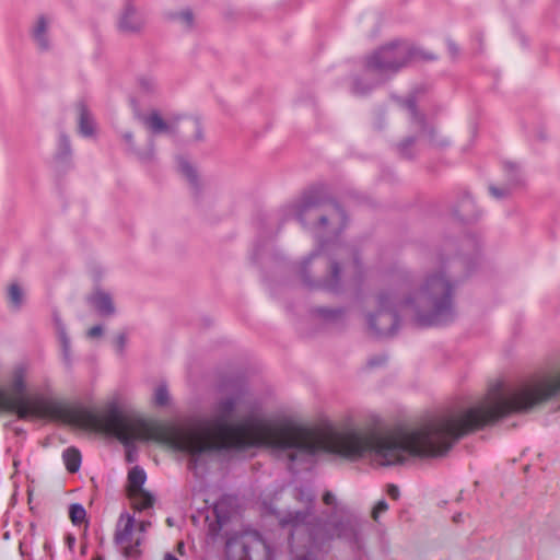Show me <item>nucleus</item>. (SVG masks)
I'll list each match as a JSON object with an SVG mask.
<instances>
[{
	"mask_svg": "<svg viewBox=\"0 0 560 560\" xmlns=\"http://www.w3.org/2000/svg\"><path fill=\"white\" fill-rule=\"evenodd\" d=\"M178 164V171L180 174L188 180L190 187L196 191L199 192L201 190V182L199 178V174L194 166L192 163H190L189 160L186 158L179 156L177 159Z\"/></svg>",
	"mask_w": 560,
	"mask_h": 560,
	"instance_id": "obj_19",
	"label": "nucleus"
},
{
	"mask_svg": "<svg viewBox=\"0 0 560 560\" xmlns=\"http://www.w3.org/2000/svg\"><path fill=\"white\" fill-rule=\"evenodd\" d=\"M145 19L130 2L126 3L117 16V30L124 35H140L145 28Z\"/></svg>",
	"mask_w": 560,
	"mask_h": 560,
	"instance_id": "obj_9",
	"label": "nucleus"
},
{
	"mask_svg": "<svg viewBox=\"0 0 560 560\" xmlns=\"http://www.w3.org/2000/svg\"><path fill=\"white\" fill-rule=\"evenodd\" d=\"M71 155V143L70 139L66 133H60L58 138V150L56 158L60 161L69 159Z\"/></svg>",
	"mask_w": 560,
	"mask_h": 560,
	"instance_id": "obj_27",
	"label": "nucleus"
},
{
	"mask_svg": "<svg viewBox=\"0 0 560 560\" xmlns=\"http://www.w3.org/2000/svg\"><path fill=\"white\" fill-rule=\"evenodd\" d=\"M506 171L508 179L505 183L489 186L490 195L499 200L509 198L512 195L513 189L522 184V176L517 165L510 164L508 165Z\"/></svg>",
	"mask_w": 560,
	"mask_h": 560,
	"instance_id": "obj_13",
	"label": "nucleus"
},
{
	"mask_svg": "<svg viewBox=\"0 0 560 560\" xmlns=\"http://www.w3.org/2000/svg\"><path fill=\"white\" fill-rule=\"evenodd\" d=\"M164 560H178L175 556L171 555V553H166Z\"/></svg>",
	"mask_w": 560,
	"mask_h": 560,
	"instance_id": "obj_41",
	"label": "nucleus"
},
{
	"mask_svg": "<svg viewBox=\"0 0 560 560\" xmlns=\"http://www.w3.org/2000/svg\"><path fill=\"white\" fill-rule=\"evenodd\" d=\"M168 18L178 22L184 28L190 30L195 26V15L190 9L171 12Z\"/></svg>",
	"mask_w": 560,
	"mask_h": 560,
	"instance_id": "obj_21",
	"label": "nucleus"
},
{
	"mask_svg": "<svg viewBox=\"0 0 560 560\" xmlns=\"http://www.w3.org/2000/svg\"><path fill=\"white\" fill-rule=\"evenodd\" d=\"M88 301L101 316L109 317L116 313L112 295L101 289H95Z\"/></svg>",
	"mask_w": 560,
	"mask_h": 560,
	"instance_id": "obj_15",
	"label": "nucleus"
},
{
	"mask_svg": "<svg viewBox=\"0 0 560 560\" xmlns=\"http://www.w3.org/2000/svg\"><path fill=\"white\" fill-rule=\"evenodd\" d=\"M8 300L12 308L20 310L24 301V292L16 282L8 287Z\"/></svg>",
	"mask_w": 560,
	"mask_h": 560,
	"instance_id": "obj_23",
	"label": "nucleus"
},
{
	"mask_svg": "<svg viewBox=\"0 0 560 560\" xmlns=\"http://www.w3.org/2000/svg\"><path fill=\"white\" fill-rule=\"evenodd\" d=\"M468 206L474 207V201H472V199L470 198V196H466V197L462 200V202H460V205H459V209H458V211H463V210H464V208H466V207H468Z\"/></svg>",
	"mask_w": 560,
	"mask_h": 560,
	"instance_id": "obj_39",
	"label": "nucleus"
},
{
	"mask_svg": "<svg viewBox=\"0 0 560 560\" xmlns=\"http://www.w3.org/2000/svg\"><path fill=\"white\" fill-rule=\"evenodd\" d=\"M323 502L329 506H337V498L331 491H326L323 495Z\"/></svg>",
	"mask_w": 560,
	"mask_h": 560,
	"instance_id": "obj_33",
	"label": "nucleus"
},
{
	"mask_svg": "<svg viewBox=\"0 0 560 560\" xmlns=\"http://www.w3.org/2000/svg\"><path fill=\"white\" fill-rule=\"evenodd\" d=\"M151 526V522L149 521H141L138 524H136V527L138 529V533L140 536Z\"/></svg>",
	"mask_w": 560,
	"mask_h": 560,
	"instance_id": "obj_37",
	"label": "nucleus"
},
{
	"mask_svg": "<svg viewBox=\"0 0 560 560\" xmlns=\"http://www.w3.org/2000/svg\"><path fill=\"white\" fill-rule=\"evenodd\" d=\"M60 340H61V347H62L63 362H65L67 368H71L72 361H71L70 340L66 336L65 332H61Z\"/></svg>",
	"mask_w": 560,
	"mask_h": 560,
	"instance_id": "obj_30",
	"label": "nucleus"
},
{
	"mask_svg": "<svg viewBox=\"0 0 560 560\" xmlns=\"http://www.w3.org/2000/svg\"><path fill=\"white\" fill-rule=\"evenodd\" d=\"M145 472L140 467H133L128 474V494L143 491Z\"/></svg>",
	"mask_w": 560,
	"mask_h": 560,
	"instance_id": "obj_20",
	"label": "nucleus"
},
{
	"mask_svg": "<svg viewBox=\"0 0 560 560\" xmlns=\"http://www.w3.org/2000/svg\"><path fill=\"white\" fill-rule=\"evenodd\" d=\"M462 214H463V217H464L465 219H470V218L476 217V214H475V213H468V212H465V213H462Z\"/></svg>",
	"mask_w": 560,
	"mask_h": 560,
	"instance_id": "obj_42",
	"label": "nucleus"
},
{
	"mask_svg": "<svg viewBox=\"0 0 560 560\" xmlns=\"http://www.w3.org/2000/svg\"><path fill=\"white\" fill-rule=\"evenodd\" d=\"M179 131L188 141L199 142L205 138L202 124L200 119L195 116L183 118L179 125Z\"/></svg>",
	"mask_w": 560,
	"mask_h": 560,
	"instance_id": "obj_16",
	"label": "nucleus"
},
{
	"mask_svg": "<svg viewBox=\"0 0 560 560\" xmlns=\"http://www.w3.org/2000/svg\"><path fill=\"white\" fill-rule=\"evenodd\" d=\"M384 361H385L384 357L373 358V359L369 360V365L370 366H376V365L382 364Z\"/></svg>",
	"mask_w": 560,
	"mask_h": 560,
	"instance_id": "obj_40",
	"label": "nucleus"
},
{
	"mask_svg": "<svg viewBox=\"0 0 560 560\" xmlns=\"http://www.w3.org/2000/svg\"><path fill=\"white\" fill-rule=\"evenodd\" d=\"M27 376V366L18 364L13 368L10 376L9 389L0 387V411L14 412L20 419L27 418H54L68 419L72 423L83 429L93 430L109 434L105 430L82 424L79 421V413L91 412L97 416H104L109 405L103 412H94L88 409L69 411L66 406L56 399L46 398L39 395H27L25 378Z\"/></svg>",
	"mask_w": 560,
	"mask_h": 560,
	"instance_id": "obj_4",
	"label": "nucleus"
},
{
	"mask_svg": "<svg viewBox=\"0 0 560 560\" xmlns=\"http://www.w3.org/2000/svg\"><path fill=\"white\" fill-rule=\"evenodd\" d=\"M152 402L156 407H167L171 404V395L164 383L159 384L153 392Z\"/></svg>",
	"mask_w": 560,
	"mask_h": 560,
	"instance_id": "obj_24",
	"label": "nucleus"
},
{
	"mask_svg": "<svg viewBox=\"0 0 560 560\" xmlns=\"http://www.w3.org/2000/svg\"><path fill=\"white\" fill-rule=\"evenodd\" d=\"M126 342H127V337L125 334H120L116 337L115 339V345H116V348L119 352H122L124 349H125V346H126Z\"/></svg>",
	"mask_w": 560,
	"mask_h": 560,
	"instance_id": "obj_34",
	"label": "nucleus"
},
{
	"mask_svg": "<svg viewBox=\"0 0 560 560\" xmlns=\"http://www.w3.org/2000/svg\"><path fill=\"white\" fill-rule=\"evenodd\" d=\"M387 494H388L392 499L397 500V499L399 498V494H400L398 487H397V486H395V485H389V486L387 487Z\"/></svg>",
	"mask_w": 560,
	"mask_h": 560,
	"instance_id": "obj_36",
	"label": "nucleus"
},
{
	"mask_svg": "<svg viewBox=\"0 0 560 560\" xmlns=\"http://www.w3.org/2000/svg\"><path fill=\"white\" fill-rule=\"evenodd\" d=\"M127 151L132 153L141 163H152L155 160V144L150 138L144 147H138L135 141V136L131 131H125L121 135Z\"/></svg>",
	"mask_w": 560,
	"mask_h": 560,
	"instance_id": "obj_14",
	"label": "nucleus"
},
{
	"mask_svg": "<svg viewBox=\"0 0 560 560\" xmlns=\"http://www.w3.org/2000/svg\"><path fill=\"white\" fill-rule=\"evenodd\" d=\"M354 533L353 527L348 523H340L336 526V536L339 538H348Z\"/></svg>",
	"mask_w": 560,
	"mask_h": 560,
	"instance_id": "obj_31",
	"label": "nucleus"
},
{
	"mask_svg": "<svg viewBox=\"0 0 560 560\" xmlns=\"http://www.w3.org/2000/svg\"><path fill=\"white\" fill-rule=\"evenodd\" d=\"M392 112L399 118L409 122L415 136L407 137L400 142L399 149L402 153L412 145L417 139H424L431 147L444 148L450 144L447 137L441 135L432 125L428 124L423 115L416 107L413 100H396L392 105Z\"/></svg>",
	"mask_w": 560,
	"mask_h": 560,
	"instance_id": "obj_5",
	"label": "nucleus"
},
{
	"mask_svg": "<svg viewBox=\"0 0 560 560\" xmlns=\"http://www.w3.org/2000/svg\"><path fill=\"white\" fill-rule=\"evenodd\" d=\"M315 313L320 319L328 322V323H336L343 318V311L340 308L330 310V308L319 307V308H316Z\"/></svg>",
	"mask_w": 560,
	"mask_h": 560,
	"instance_id": "obj_26",
	"label": "nucleus"
},
{
	"mask_svg": "<svg viewBox=\"0 0 560 560\" xmlns=\"http://www.w3.org/2000/svg\"><path fill=\"white\" fill-rule=\"evenodd\" d=\"M459 517H460V514H458L457 516H455V517H454V521H455V522H458Z\"/></svg>",
	"mask_w": 560,
	"mask_h": 560,
	"instance_id": "obj_45",
	"label": "nucleus"
},
{
	"mask_svg": "<svg viewBox=\"0 0 560 560\" xmlns=\"http://www.w3.org/2000/svg\"><path fill=\"white\" fill-rule=\"evenodd\" d=\"M136 91L142 96H156L160 93L158 79L150 73H142L136 78Z\"/></svg>",
	"mask_w": 560,
	"mask_h": 560,
	"instance_id": "obj_17",
	"label": "nucleus"
},
{
	"mask_svg": "<svg viewBox=\"0 0 560 560\" xmlns=\"http://www.w3.org/2000/svg\"><path fill=\"white\" fill-rule=\"evenodd\" d=\"M52 19L46 14H39L35 18L30 28V35L36 48L42 52H47L52 48V42L49 35Z\"/></svg>",
	"mask_w": 560,
	"mask_h": 560,
	"instance_id": "obj_10",
	"label": "nucleus"
},
{
	"mask_svg": "<svg viewBox=\"0 0 560 560\" xmlns=\"http://www.w3.org/2000/svg\"><path fill=\"white\" fill-rule=\"evenodd\" d=\"M128 495L131 500L132 506L136 510L142 511V510L148 509L153 505V501H154L153 497L144 490L135 492V493H130Z\"/></svg>",
	"mask_w": 560,
	"mask_h": 560,
	"instance_id": "obj_22",
	"label": "nucleus"
},
{
	"mask_svg": "<svg viewBox=\"0 0 560 560\" xmlns=\"http://www.w3.org/2000/svg\"><path fill=\"white\" fill-rule=\"evenodd\" d=\"M103 334V327L100 326V325H96V326H93L91 327L89 330H88V336L90 338H96V337H100L102 336Z\"/></svg>",
	"mask_w": 560,
	"mask_h": 560,
	"instance_id": "obj_35",
	"label": "nucleus"
},
{
	"mask_svg": "<svg viewBox=\"0 0 560 560\" xmlns=\"http://www.w3.org/2000/svg\"><path fill=\"white\" fill-rule=\"evenodd\" d=\"M387 510H388V504L386 503V501H384V500L378 501L372 512L373 520L377 521L380 514L386 512Z\"/></svg>",
	"mask_w": 560,
	"mask_h": 560,
	"instance_id": "obj_32",
	"label": "nucleus"
},
{
	"mask_svg": "<svg viewBox=\"0 0 560 560\" xmlns=\"http://www.w3.org/2000/svg\"><path fill=\"white\" fill-rule=\"evenodd\" d=\"M69 516H70L71 522L74 525H80L86 518L85 509L83 508V505H81L79 503H73L69 508Z\"/></svg>",
	"mask_w": 560,
	"mask_h": 560,
	"instance_id": "obj_29",
	"label": "nucleus"
},
{
	"mask_svg": "<svg viewBox=\"0 0 560 560\" xmlns=\"http://www.w3.org/2000/svg\"><path fill=\"white\" fill-rule=\"evenodd\" d=\"M114 539L117 545L122 547L126 556L131 557L138 552L137 548L142 542L143 537L139 535L132 515L128 513L120 514Z\"/></svg>",
	"mask_w": 560,
	"mask_h": 560,
	"instance_id": "obj_8",
	"label": "nucleus"
},
{
	"mask_svg": "<svg viewBox=\"0 0 560 560\" xmlns=\"http://www.w3.org/2000/svg\"><path fill=\"white\" fill-rule=\"evenodd\" d=\"M136 118L152 135H171L174 133V127L165 120L158 109H150L148 113H136Z\"/></svg>",
	"mask_w": 560,
	"mask_h": 560,
	"instance_id": "obj_12",
	"label": "nucleus"
},
{
	"mask_svg": "<svg viewBox=\"0 0 560 560\" xmlns=\"http://www.w3.org/2000/svg\"><path fill=\"white\" fill-rule=\"evenodd\" d=\"M409 47L413 50V52L408 58V63L413 61H427L435 59V55L433 52L427 51L423 48L417 47L411 44H409Z\"/></svg>",
	"mask_w": 560,
	"mask_h": 560,
	"instance_id": "obj_28",
	"label": "nucleus"
},
{
	"mask_svg": "<svg viewBox=\"0 0 560 560\" xmlns=\"http://www.w3.org/2000/svg\"><path fill=\"white\" fill-rule=\"evenodd\" d=\"M298 560H315L311 555L303 556L299 558Z\"/></svg>",
	"mask_w": 560,
	"mask_h": 560,
	"instance_id": "obj_43",
	"label": "nucleus"
},
{
	"mask_svg": "<svg viewBox=\"0 0 560 560\" xmlns=\"http://www.w3.org/2000/svg\"><path fill=\"white\" fill-rule=\"evenodd\" d=\"M295 215L318 241V248L298 266V275L308 287L338 291L341 268H351L353 276L359 272L352 248L338 241L348 224L346 211L329 199L304 198L298 205Z\"/></svg>",
	"mask_w": 560,
	"mask_h": 560,
	"instance_id": "obj_3",
	"label": "nucleus"
},
{
	"mask_svg": "<svg viewBox=\"0 0 560 560\" xmlns=\"http://www.w3.org/2000/svg\"><path fill=\"white\" fill-rule=\"evenodd\" d=\"M371 88L370 86H361L360 82L357 80L353 85V91L357 94H364L366 93Z\"/></svg>",
	"mask_w": 560,
	"mask_h": 560,
	"instance_id": "obj_38",
	"label": "nucleus"
},
{
	"mask_svg": "<svg viewBox=\"0 0 560 560\" xmlns=\"http://www.w3.org/2000/svg\"><path fill=\"white\" fill-rule=\"evenodd\" d=\"M67 469L70 472H75L80 468L81 455L80 452L73 447L67 448L62 454Z\"/></svg>",
	"mask_w": 560,
	"mask_h": 560,
	"instance_id": "obj_25",
	"label": "nucleus"
},
{
	"mask_svg": "<svg viewBox=\"0 0 560 560\" xmlns=\"http://www.w3.org/2000/svg\"><path fill=\"white\" fill-rule=\"evenodd\" d=\"M226 553L230 560H272L273 557L270 546L257 533L229 540Z\"/></svg>",
	"mask_w": 560,
	"mask_h": 560,
	"instance_id": "obj_7",
	"label": "nucleus"
},
{
	"mask_svg": "<svg viewBox=\"0 0 560 560\" xmlns=\"http://www.w3.org/2000/svg\"><path fill=\"white\" fill-rule=\"evenodd\" d=\"M78 115L79 132L84 137H91L94 135V120L86 105L83 102H79L75 105Z\"/></svg>",
	"mask_w": 560,
	"mask_h": 560,
	"instance_id": "obj_18",
	"label": "nucleus"
},
{
	"mask_svg": "<svg viewBox=\"0 0 560 560\" xmlns=\"http://www.w3.org/2000/svg\"><path fill=\"white\" fill-rule=\"evenodd\" d=\"M450 48L454 55L457 54V48L454 45H450Z\"/></svg>",
	"mask_w": 560,
	"mask_h": 560,
	"instance_id": "obj_44",
	"label": "nucleus"
},
{
	"mask_svg": "<svg viewBox=\"0 0 560 560\" xmlns=\"http://www.w3.org/2000/svg\"><path fill=\"white\" fill-rule=\"evenodd\" d=\"M413 50L409 43L394 42L381 46L365 59V68L378 72H396L408 65Z\"/></svg>",
	"mask_w": 560,
	"mask_h": 560,
	"instance_id": "obj_6",
	"label": "nucleus"
},
{
	"mask_svg": "<svg viewBox=\"0 0 560 560\" xmlns=\"http://www.w3.org/2000/svg\"><path fill=\"white\" fill-rule=\"evenodd\" d=\"M296 499L305 505L306 511L288 513L280 518L281 525L298 528L306 523L307 517L311 515V508L315 501V495L310 489L300 488L296 492Z\"/></svg>",
	"mask_w": 560,
	"mask_h": 560,
	"instance_id": "obj_11",
	"label": "nucleus"
},
{
	"mask_svg": "<svg viewBox=\"0 0 560 560\" xmlns=\"http://www.w3.org/2000/svg\"><path fill=\"white\" fill-rule=\"evenodd\" d=\"M479 250L476 238H465L458 257L439 255L419 276L396 269L373 294V311L365 314L368 330L375 337L393 336L400 314H408L420 326H438L456 316L458 281L466 277Z\"/></svg>",
	"mask_w": 560,
	"mask_h": 560,
	"instance_id": "obj_2",
	"label": "nucleus"
},
{
	"mask_svg": "<svg viewBox=\"0 0 560 560\" xmlns=\"http://www.w3.org/2000/svg\"><path fill=\"white\" fill-rule=\"evenodd\" d=\"M243 410L240 396L225 397L215 405L211 421L184 427L147 421L113 404L104 416L79 413V421L107 431L126 446L136 441H154L191 457L219 450L266 446L290 462L304 460L325 452L348 459L369 454L381 466H394L410 457L444 455V412L416 428L377 432L354 428L314 430L291 421H269L258 413H249L236 423L229 422Z\"/></svg>",
	"mask_w": 560,
	"mask_h": 560,
	"instance_id": "obj_1",
	"label": "nucleus"
}]
</instances>
